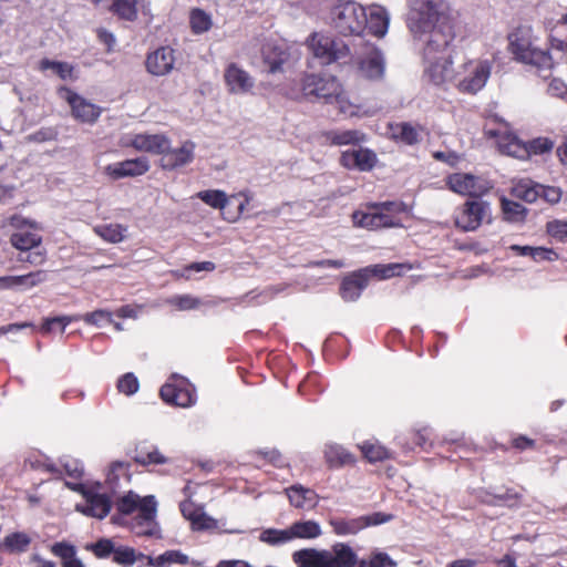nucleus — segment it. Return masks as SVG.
I'll return each instance as SVG.
<instances>
[{
  "instance_id": "obj_1",
  "label": "nucleus",
  "mask_w": 567,
  "mask_h": 567,
  "mask_svg": "<svg viewBox=\"0 0 567 567\" xmlns=\"http://www.w3.org/2000/svg\"><path fill=\"white\" fill-rule=\"evenodd\" d=\"M406 24L414 39L423 43L424 72L436 85L451 78L453 21L444 0H410Z\"/></svg>"
},
{
  "instance_id": "obj_2",
  "label": "nucleus",
  "mask_w": 567,
  "mask_h": 567,
  "mask_svg": "<svg viewBox=\"0 0 567 567\" xmlns=\"http://www.w3.org/2000/svg\"><path fill=\"white\" fill-rule=\"evenodd\" d=\"M331 27L341 35L361 37L365 31L382 38L386 34L390 16L386 9L379 4L364 8L351 0H337L329 12Z\"/></svg>"
},
{
  "instance_id": "obj_3",
  "label": "nucleus",
  "mask_w": 567,
  "mask_h": 567,
  "mask_svg": "<svg viewBox=\"0 0 567 567\" xmlns=\"http://www.w3.org/2000/svg\"><path fill=\"white\" fill-rule=\"evenodd\" d=\"M298 567H396V563L386 554L375 550L369 560H358L353 549L343 543H337L331 550L305 548L292 554Z\"/></svg>"
},
{
  "instance_id": "obj_4",
  "label": "nucleus",
  "mask_w": 567,
  "mask_h": 567,
  "mask_svg": "<svg viewBox=\"0 0 567 567\" xmlns=\"http://www.w3.org/2000/svg\"><path fill=\"white\" fill-rule=\"evenodd\" d=\"M509 51L515 60L529 64L539 73L549 72L554 66V58L533 43L532 32L527 28H518L508 35Z\"/></svg>"
},
{
  "instance_id": "obj_5",
  "label": "nucleus",
  "mask_w": 567,
  "mask_h": 567,
  "mask_svg": "<svg viewBox=\"0 0 567 567\" xmlns=\"http://www.w3.org/2000/svg\"><path fill=\"white\" fill-rule=\"evenodd\" d=\"M405 207L400 202H385L369 208L367 212H355L352 215L353 223L357 226L368 229H379L389 227H401L402 214Z\"/></svg>"
},
{
  "instance_id": "obj_6",
  "label": "nucleus",
  "mask_w": 567,
  "mask_h": 567,
  "mask_svg": "<svg viewBox=\"0 0 567 567\" xmlns=\"http://www.w3.org/2000/svg\"><path fill=\"white\" fill-rule=\"evenodd\" d=\"M451 64H453L452 60ZM450 70H452V65H450ZM491 71L492 65L489 61L471 60L464 63L455 74L451 71V78L447 81L454 79L455 86L462 93L476 94L486 85Z\"/></svg>"
},
{
  "instance_id": "obj_7",
  "label": "nucleus",
  "mask_w": 567,
  "mask_h": 567,
  "mask_svg": "<svg viewBox=\"0 0 567 567\" xmlns=\"http://www.w3.org/2000/svg\"><path fill=\"white\" fill-rule=\"evenodd\" d=\"M196 197L212 208L221 210L228 221H236L251 199L248 190L227 196L224 190L207 189L198 192Z\"/></svg>"
},
{
  "instance_id": "obj_8",
  "label": "nucleus",
  "mask_w": 567,
  "mask_h": 567,
  "mask_svg": "<svg viewBox=\"0 0 567 567\" xmlns=\"http://www.w3.org/2000/svg\"><path fill=\"white\" fill-rule=\"evenodd\" d=\"M308 44L313 56L324 65L346 61L351 55L348 44L328 34L313 33L310 35Z\"/></svg>"
},
{
  "instance_id": "obj_9",
  "label": "nucleus",
  "mask_w": 567,
  "mask_h": 567,
  "mask_svg": "<svg viewBox=\"0 0 567 567\" xmlns=\"http://www.w3.org/2000/svg\"><path fill=\"white\" fill-rule=\"evenodd\" d=\"M157 501L154 495L145 496L141 512L124 519L118 525H124L136 536L161 537L159 525L156 520Z\"/></svg>"
},
{
  "instance_id": "obj_10",
  "label": "nucleus",
  "mask_w": 567,
  "mask_h": 567,
  "mask_svg": "<svg viewBox=\"0 0 567 567\" xmlns=\"http://www.w3.org/2000/svg\"><path fill=\"white\" fill-rule=\"evenodd\" d=\"M456 227L464 231H474L484 223H492L491 204L483 199L466 200L455 213Z\"/></svg>"
},
{
  "instance_id": "obj_11",
  "label": "nucleus",
  "mask_w": 567,
  "mask_h": 567,
  "mask_svg": "<svg viewBox=\"0 0 567 567\" xmlns=\"http://www.w3.org/2000/svg\"><path fill=\"white\" fill-rule=\"evenodd\" d=\"M66 485L83 495V502L75 505L78 512L97 519H103L111 512L112 502L105 493L86 488L81 483H66Z\"/></svg>"
},
{
  "instance_id": "obj_12",
  "label": "nucleus",
  "mask_w": 567,
  "mask_h": 567,
  "mask_svg": "<svg viewBox=\"0 0 567 567\" xmlns=\"http://www.w3.org/2000/svg\"><path fill=\"white\" fill-rule=\"evenodd\" d=\"M446 184L456 194L477 198L486 195L493 188L488 179L468 173L451 174L447 176Z\"/></svg>"
},
{
  "instance_id": "obj_13",
  "label": "nucleus",
  "mask_w": 567,
  "mask_h": 567,
  "mask_svg": "<svg viewBox=\"0 0 567 567\" xmlns=\"http://www.w3.org/2000/svg\"><path fill=\"white\" fill-rule=\"evenodd\" d=\"M341 83L331 75L309 74L302 79V92L307 97L332 103V97L341 91Z\"/></svg>"
},
{
  "instance_id": "obj_14",
  "label": "nucleus",
  "mask_w": 567,
  "mask_h": 567,
  "mask_svg": "<svg viewBox=\"0 0 567 567\" xmlns=\"http://www.w3.org/2000/svg\"><path fill=\"white\" fill-rule=\"evenodd\" d=\"M159 394L164 402L181 408H189L196 403L195 388L183 378L165 383Z\"/></svg>"
},
{
  "instance_id": "obj_15",
  "label": "nucleus",
  "mask_w": 567,
  "mask_h": 567,
  "mask_svg": "<svg viewBox=\"0 0 567 567\" xmlns=\"http://www.w3.org/2000/svg\"><path fill=\"white\" fill-rule=\"evenodd\" d=\"M10 225L17 228L10 238V243L14 248L21 251H29L38 248L42 243L41 235L23 217L12 216Z\"/></svg>"
},
{
  "instance_id": "obj_16",
  "label": "nucleus",
  "mask_w": 567,
  "mask_h": 567,
  "mask_svg": "<svg viewBox=\"0 0 567 567\" xmlns=\"http://www.w3.org/2000/svg\"><path fill=\"white\" fill-rule=\"evenodd\" d=\"M227 91L234 95H248L255 87V79L237 63H229L224 71Z\"/></svg>"
},
{
  "instance_id": "obj_17",
  "label": "nucleus",
  "mask_w": 567,
  "mask_h": 567,
  "mask_svg": "<svg viewBox=\"0 0 567 567\" xmlns=\"http://www.w3.org/2000/svg\"><path fill=\"white\" fill-rule=\"evenodd\" d=\"M60 95L68 101L73 116L82 123H94L101 115V107L86 101L70 89H61Z\"/></svg>"
},
{
  "instance_id": "obj_18",
  "label": "nucleus",
  "mask_w": 567,
  "mask_h": 567,
  "mask_svg": "<svg viewBox=\"0 0 567 567\" xmlns=\"http://www.w3.org/2000/svg\"><path fill=\"white\" fill-rule=\"evenodd\" d=\"M196 144L190 141H184L181 146L167 148L161 157V167L165 171H175L189 165L195 158Z\"/></svg>"
},
{
  "instance_id": "obj_19",
  "label": "nucleus",
  "mask_w": 567,
  "mask_h": 567,
  "mask_svg": "<svg viewBox=\"0 0 567 567\" xmlns=\"http://www.w3.org/2000/svg\"><path fill=\"white\" fill-rule=\"evenodd\" d=\"M359 71L369 80H381L385 73V61L382 52L374 45L368 44L365 52L359 58Z\"/></svg>"
},
{
  "instance_id": "obj_20",
  "label": "nucleus",
  "mask_w": 567,
  "mask_h": 567,
  "mask_svg": "<svg viewBox=\"0 0 567 567\" xmlns=\"http://www.w3.org/2000/svg\"><path fill=\"white\" fill-rule=\"evenodd\" d=\"M486 135L496 138L499 151L506 155L525 158L528 156V148L515 134L504 130H486Z\"/></svg>"
},
{
  "instance_id": "obj_21",
  "label": "nucleus",
  "mask_w": 567,
  "mask_h": 567,
  "mask_svg": "<svg viewBox=\"0 0 567 567\" xmlns=\"http://www.w3.org/2000/svg\"><path fill=\"white\" fill-rule=\"evenodd\" d=\"M150 169V162L146 157L125 159L105 166L104 172L113 179L135 177L145 174Z\"/></svg>"
},
{
  "instance_id": "obj_22",
  "label": "nucleus",
  "mask_w": 567,
  "mask_h": 567,
  "mask_svg": "<svg viewBox=\"0 0 567 567\" xmlns=\"http://www.w3.org/2000/svg\"><path fill=\"white\" fill-rule=\"evenodd\" d=\"M183 516L190 522L194 530H206L217 527V520L206 514L204 506L186 499L179 505Z\"/></svg>"
},
{
  "instance_id": "obj_23",
  "label": "nucleus",
  "mask_w": 567,
  "mask_h": 567,
  "mask_svg": "<svg viewBox=\"0 0 567 567\" xmlns=\"http://www.w3.org/2000/svg\"><path fill=\"white\" fill-rule=\"evenodd\" d=\"M175 64L174 50L171 47H161L148 54L146 68L156 76L168 74Z\"/></svg>"
},
{
  "instance_id": "obj_24",
  "label": "nucleus",
  "mask_w": 567,
  "mask_h": 567,
  "mask_svg": "<svg viewBox=\"0 0 567 567\" xmlns=\"http://www.w3.org/2000/svg\"><path fill=\"white\" fill-rule=\"evenodd\" d=\"M340 161L347 168L369 172L377 163V155L369 148L359 147L343 152Z\"/></svg>"
},
{
  "instance_id": "obj_25",
  "label": "nucleus",
  "mask_w": 567,
  "mask_h": 567,
  "mask_svg": "<svg viewBox=\"0 0 567 567\" xmlns=\"http://www.w3.org/2000/svg\"><path fill=\"white\" fill-rule=\"evenodd\" d=\"M171 141L165 134H135L130 141V145L140 152L161 154L169 148Z\"/></svg>"
},
{
  "instance_id": "obj_26",
  "label": "nucleus",
  "mask_w": 567,
  "mask_h": 567,
  "mask_svg": "<svg viewBox=\"0 0 567 567\" xmlns=\"http://www.w3.org/2000/svg\"><path fill=\"white\" fill-rule=\"evenodd\" d=\"M391 137L404 145H415L422 140L424 128L421 125L409 122H400L389 125Z\"/></svg>"
},
{
  "instance_id": "obj_27",
  "label": "nucleus",
  "mask_w": 567,
  "mask_h": 567,
  "mask_svg": "<svg viewBox=\"0 0 567 567\" xmlns=\"http://www.w3.org/2000/svg\"><path fill=\"white\" fill-rule=\"evenodd\" d=\"M323 457L328 467L332 470L353 465L357 461L354 454L338 443H327L323 447Z\"/></svg>"
},
{
  "instance_id": "obj_28",
  "label": "nucleus",
  "mask_w": 567,
  "mask_h": 567,
  "mask_svg": "<svg viewBox=\"0 0 567 567\" xmlns=\"http://www.w3.org/2000/svg\"><path fill=\"white\" fill-rule=\"evenodd\" d=\"M291 506L300 509H312L318 505V494L301 484L292 485L285 489Z\"/></svg>"
},
{
  "instance_id": "obj_29",
  "label": "nucleus",
  "mask_w": 567,
  "mask_h": 567,
  "mask_svg": "<svg viewBox=\"0 0 567 567\" xmlns=\"http://www.w3.org/2000/svg\"><path fill=\"white\" fill-rule=\"evenodd\" d=\"M369 268L360 270L343 279L341 284V296L346 301H355L368 285Z\"/></svg>"
},
{
  "instance_id": "obj_30",
  "label": "nucleus",
  "mask_w": 567,
  "mask_h": 567,
  "mask_svg": "<svg viewBox=\"0 0 567 567\" xmlns=\"http://www.w3.org/2000/svg\"><path fill=\"white\" fill-rule=\"evenodd\" d=\"M144 501L145 496L141 497L133 491L127 492L117 499L116 509L118 514L112 516V523L117 525L124 519L130 518L132 514L141 512Z\"/></svg>"
},
{
  "instance_id": "obj_31",
  "label": "nucleus",
  "mask_w": 567,
  "mask_h": 567,
  "mask_svg": "<svg viewBox=\"0 0 567 567\" xmlns=\"http://www.w3.org/2000/svg\"><path fill=\"white\" fill-rule=\"evenodd\" d=\"M112 8L116 16L127 21L135 20L138 12L151 17V8L145 0H114Z\"/></svg>"
},
{
  "instance_id": "obj_32",
  "label": "nucleus",
  "mask_w": 567,
  "mask_h": 567,
  "mask_svg": "<svg viewBox=\"0 0 567 567\" xmlns=\"http://www.w3.org/2000/svg\"><path fill=\"white\" fill-rule=\"evenodd\" d=\"M288 530L291 542L296 539L312 540L322 535L321 525L313 519L293 522L288 526Z\"/></svg>"
},
{
  "instance_id": "obj_33",
  "label": "nucleus",
  "mask_w": 567,
  "mask_h": 567,
  "mask_svg": "<svg viewBox=\"0 0 567 567\" xmlns=\"http://www.w3.org/2000/svg\"><path fill=\"white\" fill-rule=\"evenodd\" d=\"M329 524L338 536L355 535L367 527V522L362 516L352 518L334 517L329 520Z\"/></svg>"
},
{
  "instance_id": "obj_34",
  "label": "nucleus",
  "mask_w": 567,
  "mask_h": 567,
  "mask_svg": "<svg viewBox=\"0 0 567 567\" xmlns=\"http://www.w3.org/2000/svg\"><path fill=\"white\" fill-rule=\"evenodd\" d=\"M51 553L61 559L62 567H85L78 557L76 548L66 542H58L51 546Z\"/></svg>"
},
{
  "instance_id": "obj_35",
  "label": "nucleus",
  "mask_w": 567,
  "mask_h": 567,
  "mask_svg": "<svg viewBox=\"0 0 567 567\" xmlns=\"http://www.w3.org/2000/svg\"><path fill=\"white\" fill-rule=\"evenodd\" d=\"M147 559V555L136 551L133 547L125 545H116L113 563L122 567H132L134 564L138 563L140 565L145 564Z\"/></svg>"
},
{
  "instance_id": "obj_36",
  "label": "nucleus",
  "mask_w": 567,
  "mask_h": 567,
  "mask_svg": "<svg viewBox=\"0 0 567 567\" xmlns=\"http://www.w3.org/2000/svg\"><path fill=\"white\" fill-rule=\"evenodd\" d=\"M331 145H359L367 141L365 134L360 130L331 131L327 134Z\"/></svg>"
},
{
  "instance_id": "obj_37",
  "label": "nucleus",
  "mask_w": 567,
  "mask_h": 567,
  "mask_svg": "<svg viewBox=\"0 0 567 567\" xmlns=\"http://www.w3.org/2000/svg\"><path fill=\"white\" fill-rule=\"evenodd\" d=\"M32 543V536L25 532H13L4 536L1 543L3 548L9 554H22L27 551Z\"/></svg>"
},
{
  "instance_id": "obj_38",
  "label": "nucleus",
  "mask_w": 567,
  "mask_h": 567,
  "mask_svg": "<svg viewBox=\"0 0 567 567\" xmlns=\"http://www.w3.org/2000/svg\"><path fill=\"white\" fill-rule=\"evenodd\" d=\"M542 184L525 178L517 181L512 187V195L526 203H535L539 198Z\"/></svg>"
},
{
  "instance_id": "obj_39",
  "label": "nucleus",
  "mask_w": 567,
  "mask_h": 567,
  "mask_svg": "<svg viewBox=\"0 0 567 567\" xmlns=\"http://www.w3.org/2000/svg\"><path fill=\"white\" fill-rule=\"evenodd\" d=\"M188 556L181 550H167L157 557L147 556L146 563L138 567H169L173 564L185 565Z\"/></svg>"
},
{
  "instance_id": "obj_40",
  "label": "nucleus",
  "mask_w": 567,
  "mask_h": 567,
  "mask_svg": "<svg viewBox=\"0 0 567 567\" xmlns=\"http://www.w3.org/2000/svg\"><path fill=\"white\" fill-rule=\"evenodd\" d=\"M131 481L130 464L122 461H115L110 465L106 474V483L110 488L115 491L122 486V482L128 483Z\"/></svg>"
},
{
  "instance_id": "obj_41",
  "label": "nucleus",
  "mask_w": 567,
  "mask_h": 567,
  "mask_svg": "<svg viewBox=\"0 0 567 567\" xmlns=\"http://www.w3.org/2000/svg\"><path fill=\"white\" fill-rule=\"evenodd\" d=\"M337 104L338 110L341 114L352 117V116H371L377 110H362L360 105L353 104L349 101V99L343 94V90L332 97V103Z\"/></svg>"
},
{
  "instance_id": "obj_42",
  "label": "nucleus",
  "mask_w": 567,
  "mask_h": 567,
  "mask_svg": "<svg viewBox=\"0 0 567 567\" xmlns=\"http://www.w3.org/2000/svg\"><path fill=\"white\" fill-rule=\"evenodd\" d=\"M134 461L140 465L147 466L166 464L169 458L166 457L157 446L150 445L148 447H138Z\"/></svg>"
},
{
  "instance_id": "obj_43",
  "label": "nucleus",
  "mask_w": 567,
  "mask_h": 567,
  "mask_svg": "<svg viewBox=\"0 0 567 567\" xmlns=\"http://www.w3.org/2000/svg\"><path fill=\"white\" fill-rule=\"evenodd\" d=\"M502 212L504 219L509 223H524L527 216V208L519 203L502 197Z\"/></svg>"
},
{
  "instance_id": "obj_44",
  "label": "nucleus",
  "mask_w": 567,
  "mask_h": 567,
  "mask_svg": "<svg viewBox=\"0 0 567 567\" xmlns=\"http://www.w3.org/2000/svg\"><path fill=\"white\" fill-rule=\"evenodd\" d=\"M24 466H29L33 470L45 471L51 474H60L59 466L54 464L49 457L44 456L39 452H31L24 458Z\"/></svg>"
},
{
  "instance_id": "obj_45",
  "label": "nucleus",
  "mask_w": 567,
  "mask_h": 567,
  "mask_svg": "<svg viewBox=\"0 0 567 567\" xmlns=\"http://www.w3.org/2000/svg\"><path fill=\"white\" fill-rule=\"evenodd\" d=\"M359 447L370 463L381 462L391 457L390 451L378 442L367 441Z\"/></svg>"
},
{
  "instance_id": "obj_46",
  "label": "nucleus",
  "mask_w": 567,
  "mask_h": 567,
  "mask_svg": "<svg viewBox=\"0 0 567 567\" xmlns=\"http://www.w3.org/2000/svg\"><path fill=\"white\" fill-rule=\"evenodd\" d=\"M94 231L105 241L117 244L125 238L126 228L120 224H105L94 227Z\"/></svg>"
},
{
  "instance_id": "obj_47",
  "label": "nucleus",
  "mask_w": 567,
  "mask_h": 567,
  "mask_svg": "<svg viewBox=\"0 0 567 567\" xmlns=\"http://www.w3.org/2000/svg\"><path fill=\"white\" fill-rule=\"evenodd\" d=\"M259 540L270 546H280L291 542L288 527L284 529L266 528L260 533Z\"/></svg>"
},
{
  "instance_id": "obj_48",
  "label": "nucleus",
  "mask_w": 567,
  "mask_h": 567,
  "mask_svg": "<svg viewBox=\"0 0 567 567\" xmlns=\"http://www.w3.org/2000/svg\"><path fill=\"white\" fill-rule=\"evenodd\" d=\"M480 499L481 502L488 504V505H507L509 507L515 506L518 503V495L516 493L507 491L505 494L501 495H493L488 492H481L480 493Z\"/></svg>"
},
{
  "instance_id": "obj_49",
  "label": "nucleus",
  "mask_w": 567,
  "mask_h": 567,
  "mask_svg": "<svg viewBox=\"0 0 567 567\" xmlns=\"http://www.w3.org/2000/svg\"><path fill=\"white\" fill-rule=\"evenodd\" d=\"M190 27L194 33L200 34L212 28V17L202 9H194L190 12Z\"/></svg>"
},
{
  "instance_id": "obj_50",
  "label": "nucleus",
  "mask_w": 567,
  "mask_h": 567,
  "mask_svg": "<svg viewBox=\"0 0 567 567\" xmlns=\"http://www.w3.org/2000/svg\"><path fill=\"white\" fill-rule=\"evenodd\" d=\"M91 550L96 558L106 559L110 556L113 557L116 544L111 538H101L96 543H93L86 547Z\"/></svg>"
},
{
  "instance_id": "obj_51",
  "label": "nucleus",
  "mask_w": 567,
  "mask_h": 567,
  "mask_svg": "<svg viewBox=\"0 0 567 567\" xmlns=\"http://www.w3.org/2000/svg\"><path fill=\"white\" fill-rule=\"evenodd\" d=\"M165 302L179 311L196 309L200 305V300L192 295H175L167 298Z\"/></svg>"
},
{
  "instance_id": "obj_52",
  "label": "nucleus",
  "mask_w": 567,
  "mask_h": 567,
  "mask_svg": "<svg viewBox=\"0 0 567 567\" xmlns=\"http://www.w3.org/2000/svg\"><path fill=\"white\" fill-rule=\"evenodd\" d=\"M116 389L120 393L131 396L140 389L137 377L133 372H127L121 375L116 383Z\"/></svg>"
},
{
  "instance_id": "obj_53",
  "label": "nucleus",
  "mask_w": 567,
  "mask_h": 567,
  "mask_svg": "<svg viewBox=\"0 0 567 567\" xmlns=\"http://www.w3.org/2000/svg\"><path fill=\"white\" fill-rule=\"evenodd\" d=\"M48 279V272L45 270H37L27 275L16 276L17 288L21 287L24 289L33 288Z\"/></svg>"
},
{
  "instance_id": "obj_54",
  "label": "nucleus",
  "mask_w": 567,
  "mask_h": 567,
  "mask_svg": "<svg viewBox=\"0 0 567 567\" xmlns=\"http://www.w3.org/2000/svg\"><path fill=\"white\" fill-rule=\"evenodd\" d=\"M40 70H42V71L52 70L62 80L70 79L72 76V72H73V68L69 63L51 61L49 59L41 60Z\"/></svg>"
},
{
  "instance_id": "obj_55",
  "label": "nucleus",
  "mask_w": 567,
  "mask_h": 567,
  "mask_svg": "<svg viewBox=\"0 0 567 567\" xmlns=\"http://www.w3.org/2000/svg\"><path fill=\"white\" fill-rule=\"evenodd\" d=\"M80 317H71V316H60L54 318H48L44 320L42 324V330L44 332H52L59 329L60 332H64L66 326L71 322L79 320Z\"/></svg>"
},
{
  "instance_id": "obj_56",
  "label": "nucleus",
  "mask_w": 567,
  "mask_h": 567,
  "mask_svg": "<svg viewBox=\"0 0 567 567\" xmlns=\"http://www.w3.org/2000/svg\"><path fill=\"white\" fill-rule=\"evenodd\" d=\"M270 49H272L269 44L264 47L262 55L264 61L269 68V72L275 73L281 70L284 62L286 61V53L284 51L275 52V55H270Z\"/></svg>"
},
{
  "instance_id": "obj_57",
  "label": "nucleus",
  "mask_w": 567,
  "mask_h": 567,
  "mask_svg": "<svg viewBox=\"0 0 567 567\" xmlns=\"http://www.w3.org/2000/svg\"><path fill=\"white\" fill-rule=\"evenodd\" d=\"M548 235L559 241L567 243V220L555 219L546 225Z\"/></svg>"
},
{
  "instance_id": "obj_58",
  "label": "nucleus",
  "mask_w": 567,
  "mask_h": 567,
  "mask_svg": "<svg viewBox=\"0 0 567 567\" xmlns=\"http://www.w3.org/2000/svg\"><path fill=\"white\" fill-rule=\"evenodd\" d=\"M403 268H405V266L401 264H390L386 266L377 265L372 269H369V272H372L381 279H386L396 275H401V269Z\"/></svg>"
},
{
  "instance_id": "obj_59",
  "label": "nucleus",
  "mask_w": 567,
  "mask_h": 567,
  "mask_svg": "<svg viewBox=\"0 0 567 567\" xmlns=\"http://www.w3.org/2000/svg\"><path fill=\"white\" fill-rule=\"evenodd\" d=\"M527 145L528 155L529 154H544L549 152L554 147V142L547 137H538L530 141Z\"/></svg>"
},
{
  "instance_id": "obj_60",
  "label": "nucleus",
  "mask_w": 567,
  "mask_h": 567,
  "mask_svg": "<svg viewBox=\"0 0 567 567\" xmlns=\"http://www.w3.org/2000/svg\"><path fill=\"white\" fill-rule=\"evenodd\" d=\"M82 319L92 326H101L102 322H113L112 320V313L106 310H95L93 312L86 313L82 317Z\"/></svg>"
},
{
  "instance_id": "obj_61",
  "label": "nucleus",
  "mask_w": 567,
  "mask_h": 567,
  "mask_svg": "<svg viewBox=\"0 0 567 567\" xmlns=\"http://www.w3.org/2000/svg\"><path fill=\"white\" fill-rule=\"evenodd\" d=\"M62 470L59 467L61 473H65L68 476L72 478H80L83 474V465L76 461V460H65L64 462H61Z\"/></svg>"
},
{
  "instance_id": "obj_62",
  "label": "nucleus",
  "mask_w": 567,
  "mask_h": 567,
  "mask_svg": "<svg viewBox=\"0 0 567 567\" xmlns=\"http://www.w3.org/2000/svg\"><path fill=\"white\" fill-rule=\"evenodd\" d=\"M563 192L559 187L542 185L539 189V198H543L546 203L554 205L561 199Z\"/></svg>"
},
{
  "instance_id": "obj_63",
  "label": "nucleus",
  "mask_w": 567,
  "mask_h": 567,
  "mask_svg": "<svg viewBox=\"0 0 567 567\" xmlns=\"http://www.w3.org/2000/svg\"><path fill=\"white\" fill-rule=\"evenodd\" d=\"M532 259L536 262L539 261H555L558 259V254L550 248L546 247H534Z\"/></svg>"
},
{
  "instance_id": "obj_64",
  "label": "nucleus",
  "mask_w": 567,
  "mask_h": 567,
  "mask_svg": "<svg viewBox=\"0 0 567 567\" xmlns=\"http://www.w3.org/2000/svg\"><path fill=\"white\" fill-rule=\"evenodd\" d=\"M547 92L551 96L565 99L567 97V85L559 79H553L548 84Z\"/></svg>"
}]
</instances>
